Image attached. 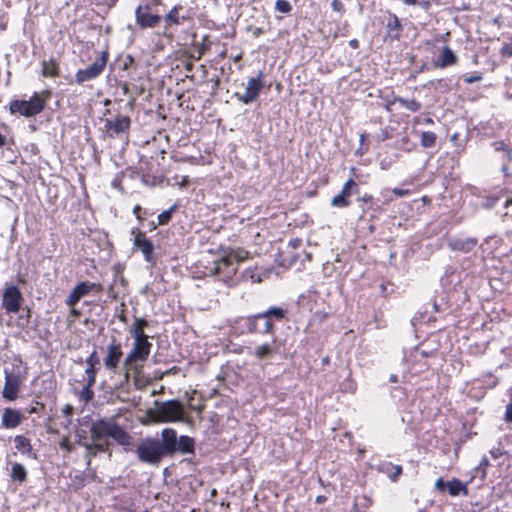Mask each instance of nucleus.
<instances>
[{
    "label": "nucleus",
    "mask_w": 512,
    "mask_h": 512,
    "mask_svg": "<svg viewBox=\"0 0 512 512\" xmlns=\"http://www.w3.org/2000/svg\"><path fill=\"white\" fill-rule=\"evenodd\" d=\"M90 432L92 444L86 445L89 451L94 448L101 452L108 451V437L113 438L120 445H131L132 438L130 435L112 420H99L93 423Z\"/></svg>",
    "instance_id": "nucleus-1"
},
{
    "label": "nucleus",
    "mask_w": 512,
    "mask_h": 512,
    "mask_svg": "<svg viewBox=\"0 0 512 512\" xmlns=\"http://www.w3.org/2000/svg\"><path fill=\"white\" fill-rule=\"evenodd\" d=\"M249 253L242 249L223 250L211 267H207L210 276H218L222 280H230L237 272L239 263L248 258Z\"/></svg>",
    "instance_id": "nucleus-2"
},
{
    "label": "nucleus",
    "mask_w": 512,
    "mask_h": 512,
    "mask_svg": "<svg viewBox=\"0 0 512 512\" xmlns=\"http://www.w3.org/2000/svg\"><path fill=\"white\" fill-rule=\"evenodd\" d=\"M147 416L154 423L180 422L184 418V407L178 400L155 401Z\"/></svg>",
    "instance_id": "nucleus-3"
},
{
    "label": "nucleus",
    "mask_w": 512,
    "mask_h": 512,
    "mask_svg": "<svg viewBox=\"0 0 512 512\" xmlns=\"http://www.w3.org/2000/svg\"><path fill=\"white\" fill-rule=\"evenodd\" d=\"M49 95V91H43L42 93H34L29 100H13L10 103V111L12 114L19 113L26 117L34 116L43 110Z\"/></svg>",
    "instance_id": "nucleus-4"
},
{
    "label": "nucleus",
    "mask_w": 512,
    "mask_h": 512,
    "mask_svg": "<svg viewBox=\"0 0 512 512\" xmlns=\"http://www.w3.org/2000/svg\"><path fill=\"white\" fill-rule=\"evenodd\" d=\"M152 344L148 339L134 340L131 351L127 354L124 366L126 371L133 370L139 371V367L136 365L137 362H143L148 359L150 355Z\"/></svg>",
    "instance_id": "nucleus-5"
},
{
    "label": "nucleus",
    "mask_w": 512,
    "mask_h": 512,
    "mask_svg": "<svg viewBox=\"0 0 512 512\" xmlns=\"http://www.w3.org/2000/svg\"><path fill=\"white\" fill-rule=\"evenodd\" d=\"M136 453L142 462L152 465L158 464L165 455L160 441L147 438L136 448Z\"/></svg>",
    "instance_id": "nucleus-6"
},
{
    "label": "nucleus",
    "mask_w": 512,
    "mask_h": 512,
    "mask_svg": "<svg viewBox=\"0 0 512 512\" xmlns=\"http://www.w3.org/2000/svg\"><path fill=\"white\" fill-rule=\"evenodd\" d=\"M107 63V53L103 52L102 56L97 59L91 66L86 69H80L75 75L77 84H83L86 81L97 78L105 69Z\"/></svg>",
    "instance_id": "nucleus-7"
},
{
    "label": "nucleus",
    "mask_w": 512,
    "mask_h": 512,
    "mask_svg": "<svg viewBox=\"0 0 512 512\" xmlns=\"http://www.w3.org/2000/svg\"><path fill=\"white\" fill-rule=\"evenodd\" d=\"M23 301L22 294L16 286H8L2 296V306L7 313H17Z\"/></svg>",
    "instance_id": "nucleus-8"
},
{
    "label": "nucleus",
    "mask_w": 512,
    "mask_h": 512,
    "mask_svg": "<svg viewBox=\"0 0 512 512\" xmlns=\"http://www.w3.org/2000/svg\"><path fill=\"white\" fill-rule=\"evenodd\" d=\"M264 87V83L260 76L250 78L247 82L245 92L235 93V97L243 104H249L257 100L260 91Z\"/></svg>",
    "instance_id": "nucleus-9"
},
{
    "label": "nucleus",
    "mask_w": 512,
    "mask_h": 512,
    "mask_svg": "<svg viewBox=\"0 0 512 512\" xmlns=\"http://www.w3.org/2000/svg\"><path fill=\"white\" fill-rule=\"evenodd\" d=\"M5 374V384L2 390V396L6 400L13 401L17 398L21 379L18 375L9 371L8 369H4Z\"/></svg>",
    "instance_id": "nucleus-10"
},
{
    "label": "nucleus",
    "mask_w": 512,
    "mask_h": 512,
    "mask_svg": "<svg viewBox=\"0 0 512 512\" xmlns=\"http://www.w3.org/2000/svg\"><path fill=\"white\" fill-rule=\"evenodd\" d=\"M356 193H358V185L353 179H349L344 183L341 192L332 198L331 205L339 208L348 207L349 197Z\"/></svg>",
    "instance_id": "nucleus-11"
},
{
    "label": "nucleus",
    "mask_w": 512,
    "mask_h": 512,
    "mask_svg": "<svg viewBox=\"0 0 512 512\" xmlns=\"http://www.w3.org/2000/svg\"><path fill=\"white\" fill-rule=\"evenodd\" d=\"M122 356H123V352H122L121 344L117 343L116 340H113L112 343H110L107 346V354L104 358V366L108 370H110L112 372H116Z\"/></svg>",
    "instance_id": "nucleus-12"
},
{
    "label": "nucleus",
    "mask_w": 512,
    "mask_h": 512,
    "mask_svg": "<svg viewBox=\"0 0 512 512\" xmlns=\"http://www.w3.org/2000/svg\"><path fill=\"white\" fill-rule=\"evenodd\" d=\"M132 235H134V247L142 252L146 261L152 262L154 258L153 243L139 230H132Z\"/></svg>",
    "instance_id": "nucleus-13"
},
{
    "label": "nucleus",
    "mask_w": 512,
    "mask_h": 512,
    "mask_svg": "<svg viewBox=\"0 0 512 512\" xmlns=\"http://www.w3.org/2000/svg\"><path fill=\"white\" fill-rule=\"evenodd\" d=\"M161 443L164 454H173L177 451V436L175 430L171 428H165L161 433Z\"/></svg>",
    "instance_id": "nucleus-14"
},
{
    "label": "nucleus",
    "mask_w": 512,
    "mask_h": 512,
    "mask_svg": "<svg viewBox=\"0 0 512 512\" xmlns=\"http://www.w3.org/2000/svg\"><path fill=\"white\" fill-rule=\"evenodd\" d=\"M22 421V415L19 411L6 408L2 415V425L5 428L11 429L20 425Z\"/></svg>",
    "instance_id": "nucleus-15"
},
{
    "label": "nucleus",
    "mask_w": 512,
    "mask_h": 512,
    "mask_svg": "<svg viewBox=\"0 0 512 512\" xmlns=\"http://www.w3.org/2000/svg\"><path fill=\"white\" fill-rule=\"evenodd\" d=\"M136 21L137 23L141 26V27H154L156 26L159 21H160V17L157 16V15H152V14H149L147 12H144L143 11V8L142 6H139L137 9H136Z\"/></svg>",
    "instance_id": "nucleus-16"
},
{
    "label": "nucleus",
    "mask_w": 512,
    "mask_h": 512,
    "mask_svg": "<svg viewBox=\"0 0 512 512\" xmlns=\"http://www.w3.org/2000/svg\"><path fill=\"white\" fill-rule=\"evenodd\" d=\"M476 244L477 240L475 238H459L450 240L448 246L453 251L469 252L475 247Z\"/></svg>",
    "instance_id": "nucleus-17"
},
{
    "label": "nucleus",
    "mask_w": 512,
    "mask_h": 512,
    "mask_svg": "<svg viewBox=\"0 0 512 512\" xmlns=\"http://www.w3.org/2000/svg\"><path fill=\"white\" fill-rule=\"evenodd\" d=\"M130 126V118L128 116H118L114 121L108 120L106 127L119 134L128 130Z\"/></svg>",
    "instance_id": "nucleus-18"
},
{
    "label": "nucleus",
    "mask_w": 512,
    "mask_h": 512,
    "mask_svg": "<svg viewBox=\"0 0 512 512\" xmlns=\"http://www.w3.org/2000/svg\"><path fill=\"white\" fill-rule=\"evenodd\" d=\"M148 326V322L142 318H135L133 325L130 328V333L134 340L148 339L144 333V329Z\"/></svg>",
    "instance_id": "nucleus-19"
},
{
    "label": "nucleus",
    "mask_w": 512,
    "mask_h": 512,
    "mask_svg": "<svg viewBox=\"0 0 512 512\" xmlns=\"http://www.w3.org/2000/svg\"><path fill=\"white\" fill-rule=\"evenodd\" d=\"M457 57L449 47H443L439 56L437 66L444 68L456 64Z\"/></svg>",
    "instance_id": "nucleus-20"
},
{
    "label": "nucleus",
    "mask_w": 512,
    "mask_h": 512,
    "mask_svg": "<svg viewBox=\"0 0 512 512\" xmlns=\"http://www.w3.org/2000/svg\"><path fill=\"white\" fill-rule=\"evenodd\" d=\"M41 66L44 77H56L59 75V65L55 59L43 60Z\"/></svg>",
    "instance_id": "nucleus-21"
},
{
    "label": "nucleus",
    "mask_w": 512,
    "mask_h": 512,
    "mask_svg": "<svg viewBox=\"0 0 512 512\" xmlns=\"http://www.w3.org/2000/svg\"><path fill=\"white\" fill-rule=\"evenodd\" d=\"M397 102L402 107H404L412 112H416V111L420 110V108H421V104L418 101H416L415 99L395 98L392 102H387L386 109L390 110V106Z\"/></svg>",
    "instance_id": "nucleus-22"
},
{
    "label": "nucleus",
    "mask_w": 512,
    "mask_h": 512,
    "mask_svg": "<svg viewBox=\"0 0 512 512\" xmlns=\"http://www.w3.org/2000/svg\"><path fill=\"white\" fill-rule=\"evenodd\" d=\"M271 317H274L279 320L283 319L285 317V310H283L282 308H279V307H272L265 312L258 313L256 315H254L253 319L254 320L262 319V318L270 319Z\"/></svg>",
    "instance_id": "nucleus-23"
},
{
    "label": "nucleus",
    "mask_w": 512,
    "mask_h": 512,
    "mask_svg": "<svg viewBox=\"0 0 512 512\" xmlns=\"http://www.w3.org/2000/svg\"><path fill=\"white\" fill-rule=\"evenodd\" d=\"M177 451L183 454L194 452V440L188 436H180L177 440Z\"/></svg>",
    "instance_id": "nucleus-24"
},
{
    "label": "nucleus",
    "mask_w": 512,
    "mask_h": 512,
    "mask_svg": "<svg viewBox=\"0 0 512 512\" xmlns=\"http://www.w3.org/2000/svg\"><path fill=\"white\" fill-rule=\"evenodd\" d=\"M447 489L451 496H457L460 493L467 494L466 486L459 480L453 479L447 482Z\"/></svg>",
    "instance_id": "nucleus-25"
},
{
    "label": "nucleus",
    "mask_w": 512,
    "mask_h": 512,
    "mask_svg": "<svg viewBox=\"0 0 512 512\" xmlns=\"http://www.w3.org/2000/svg\"><path fill=\"white\" fill-rule=\"evenodd\" d=\"M11 477L15 481L24 482L27 477V472L22 464L14 463L11 469Z\"/></svg>",
    "instance_id": "nucleus-26"
},
{
    "label": "nucleus",
    "mask_w": 512,
    "mask_h": 512,
    "mask_svg": "<svg viewBox=\"0 0 512 512\" xmlns=\"http://www.w3.org/2000/svg\"><path fill=\"white\" fill-rule=\"evenodd\" d=\"M387 29L391 36H393L394 38L399 37L400 31L402 30V26L396 15H391L387 23Z\"/></svg>",
    "instance_id": "nucleus-27"
},
{
    "label": "nucleus",
    "mask_w": 512,
    "mask_h": 512,
    "mask_svg": "<svg viewBox=\"0 0 512 512\" xmlns=\"http://www.w3.org/2000/svg\"><path fill=\"white\" fill-rule=\"evenodd\" d=\"M14 443H15V448L21 452V453H28L31 451V444H30V441L22 436V435H17L15 438H14Z\"/></svg>",
    "instance_id": "nucleus-28"
},
{
    "label": "nucleus",
    "mask_w": 512,
    "mask_h": 512,
    "mask_svg": "<svg viewBox=\"0 0 512 512\" xmlns=\"http://www.w3.org/2000/svg\"><path fill=\"white\" fill-rule=\"evenodd\" d=\"M95 287H96L95 283L81 282L74 289L82 298V297L86 296Z\"/></svg>",
    "instance_id": "nucleus-29"
},
{
    "label": "nucleus",
    "mask_w": 512,
    "mask_h": 512,
    "mask_svg": "<svg viewBox=\"0 0 512 512\" xmlns=\"http://www.w3.org/2000/svg\"><path fill=\"white\" fill-rule=\"evenodd\" d=\"M436 142V135L433 132H422L421 135V144L422 146L429 148L434 146Z\"/></svg>",
    "instance_id": "nucleus-30"
},
{
    "label": "nucleus",
    "mask_w": 512,
    "mask_h": 512,
    "mask_svg": "<svg viewBox=\"0 0 512 512\" xmlns=\"http://www.w3.org/2000/svg\"><path fill=\"white\" fill-rule=\"evenodd\" d=\"M385 472L388 474L392 481H396L399 475L402 473V467L399 465L388 464Z\"/></svg>",
    "instance_id": "nucleus-31"
},
{
    "label": "nucleus",
    "mask_w": 512,
    "mask_h": 512,
    "mask_svg": "<svg viewBox=\"0 0 512 512\" xmlns=\"http://www.w3.org/2000/svg\"><path fill=\"white\" fill-rule=\"evenodd\" d=\"M271 354V347L269 344H263L255 349V356L259 359L267 358Z\"/></svg>",
    "instance_id": "nucleus-32"
},
{
    "label": "nucleus",
    "mask_w": 512,
    "mask_h": 512,
    "mask_svg": "<svg viewBox=\"0 0 512 512\" xmlns=\"http://www.w3.org/2000/svg\"><path fill=\"white\" fill-rule=\"evenodd\" d=\"M175 208H176V206L174 205L170 209L165 210L161 214H159V216H158V224L159 225L167 224L171 220L172 213L175 210Z\"/></svg>",
    "instance_id": "nucleus-33"
},
{
    "label": "nucleus",
    "mask_w": 512,
    "mask_h": 512,
    "mask_svg": "<svg viewBox=\"0 0 512 512\" xmlns=\"http://www.w3.org/2000/svg\"><path fill=\"white\" fill-rule=\"evenodd\" d=\"M275 9L281 13H289L292 6L287 0H277L275 3Z\"/></svg>",
    "instance_id": "nucleus-34"
},
{
    "label": "nucleus",
    "mask_w": 512,
    "mask_h": 512,
    "mask_svg": "<svg viewBox=\"0 0 512 512\" xmlns=\"http://www.w3.org/2000/svg\"><path fill=\"white\" fill-rule=\"evenodd\" d=\"M85 379L88 386H93L96 381V370L95 368L87 367L85 369Z\"/></svg>",
    "instance_id": "nucleus-35"
},
{
    "label": "nucleus",
    "mask_w": 512,
    "mask_h": 512,
    "mask_svg": "<svg viewBox=\"0 0 512 512\" xmlns=\"http://www.w3.org/2000/svg\"><path fill=\"white\" fill-rule=\"evenodd\" d=\"M166 21L179 24V8L174 7L170 12L166 15Z\"/></svg>",
    "instance_id": "nucleus-36"
},
{
    "label": "nucleus",
    "mask_w": 512,
    "mask_h": 512,
    "mask_svg": "<svg viewBox=\"0 0 512 512\" xmlns=\"http://www.w3.org/2000/svg\"><path fill=\"white\" fill-rule=\"evenodd\" d=\"M91 387L92 386H88V383H86V385L84 386L83 390L81 391L80 398L84 402L90 401L93 398V396H94V393L91 390Z\"/></svg>",
    "instance_id": "nucleus-37"
},
{
    "label": "nucleus",
    "mask_w": 512,
    "mask_h": 512,
    "mask_svg": "<svg viewBox=\"0 0 512 512\" xmlns=\"http://www.w3.org/2000/svg\"><path fill=\"white\" fill-rule=\"evenodd\" d=\"M80 299V295L75 291V289H73L69 294L66 303L69 307H74Z\"/></svg>",
    "instance_id": "nucleus-38"
},
{
    "label": "nucleus",
    "mask_w": 512,
    "mask_h": 512,
    "mask_svg": "<svg viewBox=\"0 0 512 512\" xmlns=\"http://www.w3.org/2000/svg\"><path fill=\"white\" fill-rule=\"evenodd\" d=\"M99 363V358L97 356V352L94 351L86 360L87 367L95 368V366Z\"/></svg>",
    "instance_id": "nucleus-39"
},
{
    "label": "nucleus",
    "mask_w": 512,
    "mask_h": 512,
    "mask_svg": "<svg viewBox=\"0 0 512 512\" xmlns=\"http://www.w3.org/2000/svg\"><path fill=\"white\" fill-rule=\"evenodd\" d=\"M91 443H82V445L86 448V457L88 458V465L90 464V457L91 456H95L97 454V452H100L98 449L94 448L92 450H88L87 446L86 445H91Z\"/></svg>",
    "instance_id": "nucleus-40"
},
{
    "label": "nucleus",
    "mask_w": 512,
    "mask_h": 512,
    "mask_svg": "<svg viewBox=\"0 0 512 512\" xmlns=\"http://www.w3.org/2000/svg\"><path fill=\"white\" fill-rule=\"evenodd\" d=\"M60 446L62 449H65L67 452H71L73 450V446L68 440V438H63L60 442Z\"/></svg>",
    "instance_id": "nucleus-41"
},
{
    "label": "nucleus",
    "mask_w": 512,
    "mask_h": 512,
    "mask_svg": "<svg viewBox=\"0 0 512 512\" xmlns=\"http://www.w3.org/2000/svg\"><path fill=\"white\" fill-rule=\"evenodd\" d=\"M331 6L334 11L341 13L344 11V6L340 0H332Z\"/></svg>",
    "instance_id": "nucleus-42"
},
{
    "label": "nucleus",
    "mask_w": 512,
    "mask_h": 512,
    "mask_svg": "<svg viewBox=\"0 0 512 512\" xmlns=\"http://www.w3.org/2000/svg\"><path fill=\"white\" fill-rule=\"evenodd\" d=\"M392 192L398 196V197H405L410 194V190L408 189H400V188H394Z\"/></svg>",
    "instance_id": "nucleus-43"
},
{
    "label": "nucleus",
    "mask_w": 512,
    "mask_h": 512,
    "mask_svg": "<svg viewBox=\"0 0 512 512\" xmlns=\"http://www.w3.org/2000/svg\"><path fill=\"white\" fill-rule=\"evenodd\" d=\"M482 79V76L480 74H474V75H471V76H468L464 79V81L468 84H471V83H474V82H478Z\"/></svg>",
    "instance_id": "nucleus-44"
},
{
    "label": "nucleus",
    "mask_w": 512,
    "mask_h": 512,
    "mask_svg": "<svg viewBox=\"0 0 512 512\" xmlns=\"http://www.w3.org/2000/svg\"><path fill=\"white\" fill-rule=\"evenodd\" d=\"M505 420L507 422L512 423V403L511 402H509V404L506 406Z\"/></svg>",
    "instance_id": "nucleus-45"
},
{
    "label": "nucleus",
    "mask_w": 512,
    "mask_h": 512,
    "mask_svg": "<svg viewBox=\"0 0 512 512\" xmlns=\"http://www.w3.org/2000/svg\"><path fill=\"white\" fill-rule=\"evenodd\" d=\"M435 487H436V489H438V490H440V491H444V490H445V488H447V483H445V482L443 481V479L439 478V479H437V480H436V482H435Z\"/></svg>",
    "instance_id": "nucleus-46"
},
{
    "label": "nucleus",
    "mask_w": 512,
    "mask_h": 512,
    "mask_svg": "<svg viewBox=\"0 0 512 512\" xmlns=\"http://www.w3.org/2000/svg\"><path fill=\"white\" fill-rule=\"evenodd\" d=\"M273 331V324L270 319H266L264 332L271 333Z\"/></svg>",
    "instance_id": "nucleus-47"
},
{
    "label": "nucleus",
    "mask_w": 512,
    "mask_h": 512,
    "mask_svg": "<svg viewBox=\"0 0 512 512\" xmlns=\"http://www.w3.org/2000/svg\"><path fill=\"white\" fill-rule=\"evenodd\" d=\"M495 150H503L505 148V144L501 141L495 142L494 144Z\"/></svg>",
    "instance_id": "nucleus-48"
},
{
    "label": "nucleus",
    "mask_w": 512,
    "mask_h": 512,
    "mask_svg": "<svg viewBox=\"0 0 512 512\" xmlns=\"http://www.w3.org/2000/svg\"><path fill=\"white\" fill-rule=\"evenodd\" d=\"M373 198L371 195H364L359 201H363L365 203L372 202Z\"/></svg>",
    "instance_id": "nucleus-49"
},
{
    "label": "nucleus",
    "mask_w": 512,
    "mask_h": 512,
    "mask_svg": "<svg viewBox=\"0 0 512 512\" xmlns=\"http://www.w3.org/2000/svg\"><path fill=\"white\" fill-rule=\"evenodd\" d=\"M349 45H350L352 48L356 49V48H358V46H359V42H358V40H356V39H352V40H350V41H349Z\"/></svg>",
    "instance_id": "nucleus-50"
},
{
    "label": "nucleus",
    "mask_w": 512,
    "mask_h": 512,
    "mask_svg": "<svg viewBox=\"0 0 512 512\" xmlns=\"http://www.w3.org/2000/svg\"><path fill=\"white\" fill-rule=\"evenodd\" d=\"M503 52H504L505 54H507V55L512 56V48H511L510 46H508V45H506V46H504V47H503Z\"/></svg>",
    "instance_id": "nucleus-51"
},
{
    "label": "nucleus",
    "mask_w": 512,
    "mask_h": 512,
    "mask_svg": "<svg viewBox=\"0 0 512 512\" xmlns=\"http://www.w3.org/2000/svg\"><path fill=\"white\" fill-rule=\"evenodd\" d=\"M140 210H141V207H140L139 205H136V206L134 207V209H133V213H134V215H135L137 218H140V215H139Z\"/></svg>",
    "instance_id": "nucleus-52"
},
{
    "label": "nucleus",
    "mask_w": 512,
    "mask_h": 512,
    "mask_svg": "<svg viewBox=\"0 0 512 512\" xmlns=\"http://www.w3.org/2000/svg\"><path fill=\"white\" fill-rule=\"evenodd\" d=\"M403 2L406 5H414V4H416L417 0H403Z\"/></svg>",
    "instance_id": "nucleus-53"
},
{
    "label": "nucleus",
    "mask_w": 512,
    "mask_h": 512,
    "mask_svg": "<svg viewBox=\"0 0 512 512\" xmlns=\"http://www.w3.org/2000/svg\"><path fill=\"white\" fill-rule=\"evenodd\" d=\"M5 145V137L0 134V147L4 146Z\"/></svg>",
    "instance_id": "nucleus-54"
},
{
    "label": "nucleus",
    "mask_w": 512,
    "mask_h": 512,
    "mask_svg": "<svg viewBox=\"0 0 512 512\" xmlns=\"http://www.w3.org/2000/svg\"><path fill=\"white\" fill-rule=\"evenodd\" d=\"M71 308H72V309H71V313H72V315H74V316H78V315H79V312H78L74 307H71Z\"/></svg>",
    "instance_id": "nucleus-55"
},
{
    "label": "nucleus",
    "mask_w": 512,
    "mask_h": 512,
    "mask_svg": "<svg viewBox=\"0 0 512 512\" xmlns=\"http://www.w3.org/2000/svg\"><path fill=\"white\" fill-rule=\"evenodd\" d=\"M390 382H392V383L397 382V376L396 375H391L390 376Z\"/></svg>",
    "instance_id": "nucleus-56"
},
{
    "label": "nucleus",
    "mask_w": 512,
    "mask_h": 512,
    "mask_svg": "<svg viewBox=\"0 0 512 512\" xmlns=\"http://www.w3.org/2000/svg\"><path fill=\"white\" fill-rule=\"evenodd\" d=\"M189 407H190L191 409H193V410H198V411H200V410H201V407L196 408V407H195L193 404H191V403H189Z\"/></svg>",
    "instance_id": "nucleus-57"
},
{
    "label": "nucleus",
    "mask_w": 512,
    "mask_h": 512,
    "mask_svg": "<svg viewBox=\"0 0 512 512\" xmlns=\"http://www.w3.org/2000/svg\"><path fill=\"white\" fill-rule=\"evenodd\" d=\"M299 243V240H295V241H292L290 242V244L295 248Z\"/></svg>",
    "instance_id": "nucleus-58"
},
{
    "label": "nucleus",
    "mask_w": 512,
    "mask_h": 512,
    "mask_svg": "<svg viewBox=\"0 0 512 512\" xmlns=\"http://www.w3.org/2000/svg\"><path fill=\"white\" fill-rule=\"evenodd\" d=\"M329 363V359L326 357L323 359V364H328Z\"/></svg>",
    "instance_id": "nucleus-59"
},
{
    "label": "nucleus",
    "mask_w": 512,
    "mask_h": 512,
    "mask_svg": "<svg viewBox=\"0 0 512 512\" xmlns=\"http://www.w3.org/2000/svg\"><path fill=\"white\" fill-rule=\"evenodd\" d=\"M323 501V498L321 496L317 497V502L321 503Z\"/></svg>",
    "instance_id": "nucleus-60"
},
{
    "label": "nucleus",
    "mask_w": 512,
    "mask_h": 512,
    "mask_svg": "<svg viewBox=\"0 0 512 512\" xmlns=\"http://www.w3.org/2000/svg\"><path fill=\"white\" fill-rule=\"evenodd\" d=\"M511 202H512V200H511V199L507 200V201H506V206H508Z\"/></svg>",
    "instance_id": "nucleus-61"
},
{
    "label": "nucleus",
    "mask_w": 512,
    "mask_h": 512,
    "mask_svg": "<svg viewBox=\"0 0 512 512\" xmlns=\"http://www.w3.org/2000/svg\"><path fill=\"white\" fill-rule=\"evenodd\" d=\"M201 55H202V51H199V54L197 56V59L201 58Z\"/></svg>",
    "instance_id": "nucleus-62"
},
{
    "label": "nucleus",
    "mask_w": 512,
    "mask_h": 512,
    "mask_svg": "<svg viewBox=\"0 0 512 512\" xmlns=\"http://www.w3.org/2000/svg\"><path fill=\"white\" fill-rule=\"evenodd\" d=\"M426 122H427V123H431V122H432V120H431L430 118H428V119L426 120Z\"/></svg>",
    "instance_id": "nucleus-63"
},
{
    "label": "nucleus",
    "mask_w": 512,
    "mask_h": 512,
    "mask_svg": "<svg viewBox=\"0 0 512 512\" xmlns=\"http://www.w3.org/2000/svg\"><path fill=\"white\" fill-rule=\"evenodd\" d=\"M510 396H511L510 402L512 403V388H511Z\"/></svg>",
    "instance_id": "nucleus-64"
}]
</instances>
